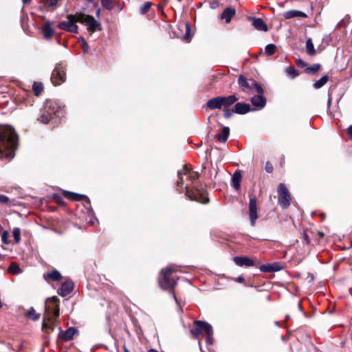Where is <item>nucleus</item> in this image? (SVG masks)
Here are the masks:
<instances>
[{"label":"nucleus","mask_w":352,"mask_h":352,"mask_svg":"<svg viewBox=\"0 0 352 352\" xmlns=\"http://www.w3.org/2000/svg\"><path fill=\"white\" fill-rule=\"evenodd\" d=\"M177 186L186 190L185 195L191 201H196L201 204H207L209 199L206 197L205 192L196 189H190L191 184L198 178V173L188 170L186 164L177 172Z\"/></svg>","instance_id":"f257e3e1"},{"label":"nucleus","mask_w":352,"mask_h":352,"mask_svg":"<svg viewBox=\"0 0 352 352\" xmlns=\"http://www.w3.org/2000/svg\"><path fill=\"white\" fill-rule=\"evenodd\" d=\"M17 135L10 126H0V159H12L17 146Z\"/></svg>","instance_id":"f03ea898"},{"label":"nucleus","mask_w":352,"mask_h":352,"mask_svg":"<svg viewBox=\"0 0 352 352\" xmlns=\"http://www.w3.org/2000/svg\"><path fill=\"white\" fill-rule=\"evenodd\" d=\"M62 115L61 107L53 100H46L39 120L44 124H47L54 117L59 118Z\"/></svg>","instance_id":"7ed1b4c3"},{"label":"nucleus","mask_w":352,"mask_h":352,"mask_svg":"<svg viewBox=\"0 0 352 352\" xmlns=\"http://www.w3.org/2000/svg\"><path fill=\"white\" fill-rule=\"evenodd\" d=\"M175 272V270L173 267L169 266L165 269H162L160 272L161 277L158 280L160 287L164 290H168L172 292L173 289L176 285V281L170 278V274ZM172 293V296L173 298L177 302V297L173 292Z\"/></svg>","instance_id":"20e7f679"},{"label":"nucleus","mask_w":352,"mask_h":352,"mask_svg":"<svg viewBox=\"0 0 352 352\" xmlns=\"http://www.w3.org/2000/svg\"><path fill=\"white\" fill-rule=\"evenodd\" d=\"M238 84L243 92L249 94H252L254 92L264 94L263 89L259 84L253 79H248L243 75L239 76Z\"/></svg>","instance_id":"39448f33"},{"label":"nucleus","mask_w":352,"mask_h":352,"mask_svg":"<svg viewBox=\"0 0 352 352\" xmlns=\"http://www.w3.org/2000/svg\"><path fill=\"white\" fill-rule=\"evenodd\" d=\"M190 331L194 338L199 339L204 332L210 333L212 332V326L206 322L195 320Z\"/></svg>","instance_id":"423d86ee"},{"label":"nucleus","mask_w":352,"mask_h":352,"mask_svg":"<svg viewBox=\"0 0 352 352\" xmlns=\"http://www.w3.org/2000/svg\"><path fill=\"white\" fill-rule=\"evenodd\" d=\"M78 14H79L67 15V20L60 22L58 24V28L70 32L77 33L78 26L76 25V23L78 22Z\"/></svg>","instance_id":"0eeeda50"},{"label":"nucleus","mask_w":352,"mask_h":352,"mask_svg":"<svg viewBox=\"0 0 352 352\" xmlns=\"http://www.w3.org/2000/svg\"><path fill=\"white\" fill-rule=\"evenodd\" d=\"M278 201L283 208H287L291 204V197L288 190L284 184H280L278 187Z\"/></svg>","instance_id":"6e6552de"},{"label":"nucleus","mask_w":352,"mask_h":352,"mask_svg":"<svg viewBox=\"0 0 352 352\" xmlns=\"http://www.w3.org/2000/svg\"><path fill=\"white\" fill-rule=\"evenodd\" d=\"M77 21L79 23L86 25L88 29L92 32L100 30V23L90 15L80 13Z\"/></svg>","instance_id":"1a4fd4ad"},{"label":"nucleus","mask_w":352,"mask_h":352,"mask_svg":"<svg viewBox=\"0 0 352 352\" xmlns=\"http://www.w3.org/2000/svg\"><path fill=\"white\" fill-rule=\"evenodd\" d=\"M45 311L48 314H53L56 318L59 316V299L58 297L52 296L46 300Z\"/></svg>","instance_id":"9d476101"},{"label":"nucleus","mask_w":352,"mask_h":352,"mask_svg":"<svg viewBox=\"0 0 352 352\" xmlns=\"http://www.w3.org/2000/svg\"><path fill=\"white\" fill-rule=\"evenodd\" d=\"M65 68L62 66L57 65L54 69L52 76L51 81L54 85L57 86L65 82Z\"/></svg>","instance_id":"9b49d317"},{"label":"nucleus","mask_w":352,"mask_h":352,"mask_svg":"<svg viewBox=\"0 0 352 352\" xmlns=\"http://www.w3.org/2000/svg\"><path fill=\"white\" fill-rule=\"evenodd\" d=\"M249 216L250 219L251 226L255 225L256 220L258 218L257 215V206L256 198H250L249 203Z\"/></svg>","instance_id":"f8f14e48"},{"label":"nucleus","mask_w":352,"mask_h":352,"mask_svg":"<svg viewBox=\"0 0 352 352\" xmlns=\"http://www.w3.org/2000/svg\"><path fill=\"white\" fill-rule=\"evenodd\" d=\"M58 338L63 341H69L72 340L74 336L78 333V330L75 327H69L64 331H62L60 327H58Z\"/></svg>","instance_id":"ddd939ff"},{"label":"nucleus","mask_w":352,"mask_h":352,"mask_svg":"<svg viewBox=\"0 0 352 352\" xmlns=\"http://www.w3.org/2000/svg\"><path fill=\"white\" fill-rule=\"evenodd\" d=\"M74 288V283L71 280L63 282L61 287L58 290V294L61 296H67L69 294Z\"/></svg>","instance_id":"4468645a"},{"label":"nucleus","mask_w":352,"mask_h":352,"mask_svg":"<svg viewBox=\"0 0 352 352\" xmlns=\"http://www.w3.org/2000/svg\"><path fill=\"white\" fill-rule=\"evenodd\" d=\"M251 98V102L255 107L261 109L266 104V99L263 96V94L257 93Z\"/></svg>","instance_id":"2eb2a0df"},{"label":"nucleus","mask_w":352,"mask_h":352,"mask_svg":"<svg viewBox=\"0 0 352 352\" xmlns=\"http://www.w3.org/2000/svg\"><path fill=\"white\" fill-rule=\"evenodd\" d=\"M206 105L210 109H222V96H218L208 100Z\"/></svg>","instance_id":"dca6fc26"},{"label":"nucleus","mask_w":352,"mask_h":352,"mask_svg":"<svg viewBox=\"0 0 352 352\" xmlns=\"http://www.w3.org/2000/svg\"><path fill=\"white\" fill-rule=\"evenodd\" d=\"M251 107L248 104L237 102L233 108V111L238 114H245L250 111Z\"/></svg>","instance_id":"f3484780"},{"label":"nucleus","mask_w":352,"mask_h":352,"mask_svg":"<svg viewBox=\"0 0 352 352\" xmlns=\"http://www.w3.org/2000/svg\"><path fill=\"white\" fill-rule=\"evenodd\" d=\"M41 32L45 39H50L52 37L54 30L52 28L51 23L50 21H47L45 22L41 28Z\"/></svg>","instance_id":"a211bd4d"},{"label":"nucleus","mask_w":352,"mask_h":352,"mask_svg":"<svg viewBox=\"0 0 352 352\" xmlns=\"http://www.w3.org/2000/svg\"><path fill=\"white\" fill-rule=\"evenodd\" d=\"M234 261L238 266L251 267L254 265V261L248 257L236 256L234 258Z\"/></svg>","instance_id":"6ab92c4d"},{"label":"nucleus","mask_w":352,"mask_h":352,"mask_svg":"<svg viewBox=\"0 0 352 352\" xmlns=\"http://www.w3.org/2000/svg\"><path fill=\"white\" fill-rule=\"evenodd\" d=\"M47 320L50 322V323H48L45 318L43 319L42 323V329L47 333H50L54 330V327L56 324V320L50 321V318H47Z\"/></svg>","instance_id":"aec40b11"},{"label":"nucleus","mask_w":352,"mask_h":352,"mask_svg":"<svg viewBox=\"0 0 352 352\" xmlns=\"http://www.w3.org/2000/svg\"><path fill=\"white\" fill-rule=\"evenodd\" d=\"M283 16L286 19H292V18H295V17L305 18V17H307V14L305 13H304L303 12H301V11L292 10H289V11L285 12L283 14Z\"/></svg>","instance_id":"412c9836"},{"label":"nucleus","mask_w":352,"mask_h":352,"mask_svg":"<svg viewBox=\"0 0 352 352\" xmlns=\"http://www.w3.org/2000/svg\"><path fill=\"white\" fill-rule=\"evenodd\" d=\"M252 25L258 30L267 31V26L263 19L260 18H252Z\"/></svg>","instance_id":"4be33fe9"},{"label":"nucleus","mask_w":352,"mask_h":352,"mask_svg":"<svg viewBox=\"0 0 352 352\" xmlns=\"http://www.w3.org/2000/svg\"><path fill=\"white\" fill-rule=\"evenodd\" d=\"M238 100V98L234 95H231L228 96H222V105L223 109L226 108H229L234 103H235Z\"/></svg>","instance_id":"5701e85b"},{"label":"nucleus","mask_w":352,"mask_h":352,"mask_svg":"<svg viewBox=\"0 0 352 352\" xmlns=\"http://www.w3.org/2000/svg\"><path fill=\"white\" fill-rule=\"evenodd\" d=\"M63 193L65 198H67V199H69L74 200V201H80V200H82V199H87V197L85 195L66 191V190H64Z\"/></svg>","instance_id":"b1692460"},{"label":"nucleus","mask_w":352,"mask_h":352,"mask_svg":"<svg viewBox=\"0 0 352 352\" xmlns=\"http://www.w3.org/2000/svg\"><path fill=\"white\" fill-rule=\"evenodd\" d=\"M235 14V10L232 8H227L223 12V13L221 14V19H224L226 21V22L228 23H230L232 16L234 15Z\"/></svg>","instance_id":"393cba45"},{"label":"nucleus","mask_w":352,"mask_h":352,"mask_svg":"<svg viewBox=\"0 0 352 352\" xmlns=\"http://www.w3.org/2000/svg\"><path fill=\"white\" fill-rule=\"evenodd\" d=\"M241 179V175L239 171H236L232 177V186L236 190L240 188V182Z\"/></svg>","instance_id":"a878e982"},{"label":"nucleus","mask_w":352,"mask_h":352,"mask_svg":"<svg viewBox=\"0 0 352 352\" xmlns=\"http://www.w3.org/2000/svg\"><path fill=\"white\" fill-rule=\"evenodd\" d=\"M230 134V129L228 126H225L221 132L218 135V140L221 142H226Z\"/></svg>","instance_id":"bb28decb"},{"label":"nucleus","mask_w":352,"mask_h":352,"mask_svg":"<svg viewBox=\"0 0 352 352\" xmlns=\"http://www.w3.org/2000/svg\"><path fill=\"white\" fill-rule=\"evenodd\" d=\"M306 52L309 56H314L316 54V50L312 42L311 38H308L306 41Z\"/></svg>","instance_id":"cd10ccee"},{"label":"nucleus","mask_w":352,"mask_h":352,"mask_svg":"<svg viewBox=\"0 0 352 352\" xmlns=\"http://www.w3.org/2000/svg\"><path fill=\"white\" fill-rule=\"evenodd\" d=\"M329 80V76L327 75L323 76L321 78L317 80L314 85L313 87L316 89H318L323 87Z\"/></svg>","instance_id":"c85d7f7f"},{"label":"nucleus","mask_w":352,"mask_h":352,"mask_svg":"<svg viewBox=\"0 0 352 352\" xmlns=\"http://www.w3.org/2000/svg\"><path fill=\"white\" fill-rule=\"evenodd\" d=\"M27 316L33 320H37L40 317V315L36 312L33 307H30L28 309Z\"/></svg>","instance_id":"c756f323"},{"label":"nucleus","mask_w":352,"mask_h":352,"mask_svg":"<svg viewBox=\"0 0 352 352\" xmlns=\"http://www.w3.org/2000/svg\"><path fill=\"white\" fill-rule=\"evenodd\" d=\"M320 68V65L319 63L313 64L310 67H308L305 69V72L307 74H312L317 72Z\"/></svg>","instance_id":"7c9ffc66"},{"label":"nucleus","mask_w":352,"mask_h":352,"mask_svg":"<svg viewBox=\"0 0 352 352\" xmlns=\"http://www.w3.org/2000/svg\"><path fill=\"white\" fill-rule=\"evenodd\" d=\"M286 72L292 78H294L299 75V72L293 66L288 67Z\"/></svg>","instance_id":"2f4dec72"},{"label":"nucleus","mask_w":352,"mask_h":352,"mask_svg":"<svg viewBox=\"0 0 352 352\" xmlns=\"http://www.w3.org/2000/svg\"><path fill=\"white\" fill-rule=\"evenodd\" d=\"M47 277L53 280H59L61 279V274L59 272L54 270L47 274Z\"/></svg>","instance_id":"473e14b6"},{"label":"nucleus","mask_w":352,"mask_h":352,"mask_svg":"<svg viewBox=\"0 0 352 352\" xmlns=\"http://www.w3.org/2000/svg\"><path fill=\"white\" fill-rule=\"evenodd\" d=\"M33 91L36 96H38L43 89V86L40 82H34L32 87Z\"/></svg>","instance_id":"72a5a7b5"},{"label":"nucleus","mask_w":352,"mask_h":352,"mask_svg":"<svg viewBox=\"0 0 352 352\" xmlns=\"http://www.w3.org/2000/svg\"><path fill=\"white\" fill-rule=\"evenodd\" d=\"M276 45L274 44H268L265 49V52L267 56H272L275 53Z\"/></svg>","instance_id":"f704fd0d"},{"label":"nucleus","mask_w":352,"mask_h":352,"mask_svg":"<svg viewBox=\"0 0 352 352\" xmlns=\"http://www.w3.org/2000/svg\"><path fill=\"white\" fill-rule=\"evenodd\" d=\"M13 237L15 243H19L21 241V230L19 228H14L12 231Z\"/></svg>","instance_id":"c9c22d12"},{"label":"nucleus","mask_w":352,"mask_h":352,"mask_svg":"<svg viewBox=\"0 0 352 352\" xmlns=\"http://www.w3.org/2000/svg\"><path fill=\"white\" fill-rule=\"evenodd\" d=\"M8 270L12 274H19L21 272V270L19 266L15 263H12L10 265Z\"/></svg>","instance_id":"e433bc0d"},{"label":"nucleus","mask_w":352,"mask_h":352,"mask_svg":"<svg viewBox=\"0 0 352 352\" xmlns=\"http://www.w3.org/2000/svg\"><path fill=\"white\" fill-rule=\"evenodd\" d=\"M114 0H101L102 6L107 10H112L113 8V2Z\"/></svg>","instance_id":"4c0bfd02"},{"label":"nucleus","mask_w":352,"mask_h":352,"mask_svg":"<svg viewBox=\"0 0 352 352\" xmlns=\"http://www.w3.org/2000/svg\"><path fill=\"white\" fill-rule=\"evenodd\" d=\"M58 0H41V2L48 8L56 7Z\"/></svg>","instance_id":"58836bf2"},{"label":"nucleus","mask_w":352,"mask_h":352,"mask_svg":"<svg viewBox=\"0 0 352 352\" xmlns=\"http://www.w3.org/2000/svg\"><path fill=\"white\" fill-rule=\"evenodd\" d=\"M151 6V3L148 1L145 2L142 7L140 8V12L142 14H146L150 9Z\"/></svg>","instance_id":"ea45409f"},{"label":"nucleus","mask_w":352,"mask_h":352,"mask_svg":"<svg viewBox=\"0 0 352 352\" xmlns=\"http://www.w3.org/2000/svg\"><path fill=\"white\" fill-rule=\"evenodd\" d=\"M259 269L262 272H273V269L271 267L270 264L263 265Z\"/></svg>","instance_id":"a19ab883"},{"label":"nucleus","mask_w":352,"mask_h":352,"mask_svg":"<svg viewBox=\"0 0 352 352\" xmlns=\"http://www.w3.org/2000/svg\"><path fill=\"white\" fill-rule=\"evenodd\" d=\"M206 333V342L207 344H212L213 343V330L212 329V332L210 333Z\"/></svg>","instance_id":"79ce46f5"},{"label":"nucleus","mask_w":352,"mask_h":352,"mask_svg":"<svg viewBox=\"0 0 352 352\" xmlns=\"http://www.w3.org/2000/svg\"><path fill=\"white\" fill-rule=\"evenodd\" d=\"M185 29H186V33L183 36V39L188 41L190 38V26L188 23H186L184 25Z\"/></svg>","instance_id":"37998d69"},{"label":"nucleus","mask_w":352,"mask_h":352,"mask_svg":"<svg viewBox=\"0 0 352 352\" xmlns=\"http://www.w3.org/2000/svg\"><path fill=\"white\" fill-rule=\"evenodd\" d=\"M233 113H234V112L233 111V109H232V110H231V109H230L229 108H226V109H223V114H224V117H225L226 119L230 118L232 116Z\"/></svg>","instance_id":"c03bdc74"},{"label":"nucleus","mask_w":352,"mask_h":352,"mask_svg":"<svg viewBox=\"0 0 352 352\" xmlns=\"http://www.w3.org/2000/svg\"><path fill=\"white\" fill-rule=\"evenodd\" d=\"M80 43H81V45H82V47L84 53H87L88 52V50H89V45H88V43H87V41L84 38H82L80 40Z\"/></svg>","instance_id":"a18cd8bd"},{"label":"nucleus","mask_w":352,"mask_h":352,"mask_svg":"<svg viewBox=\"0 0 352 352\" xmlns=\"http://www.w3.org/2000/svg\"><path fill=\"white\" fill-rule=\"evenodd\" d=\"M270 265L273 269V272H278L282 269V266L278 263H271Z\"/></svg>","instance_id":"49530a36"},{"label":"nucleus","mask_w":352,"mask_h":352,"mask_svg":"<svg viewBox=\"0 0 352 352\" xmlns=\"http://www.w3.org/2000/svg\"><path fill=\"white\" fill-rule=\"evenodd\" d=\"M9 236V232L8 231H4L1 236V240L4 244H8V238Z\"/></svg>","instance_id":"de8ad7c7"},{"label":"nucleus","mask_w":352,"mask_h":352,"mask_svg":"<svg viewBox=\"0 0 352 352\" xmlns=\"http://www.w3.org/2000/svg\"><path fill=\"white\" fill-rule=\"evenodd\" d=\"M9 201L8 197L4 195H0V202L3 204H7Z\"/></svg>","instance_id":"09e8293b"},{"label":"nucleus","mask_w":352,"mask_h":352,"mask_svg":"<svg viewBox=\"0 0 352 352\" xmlns=\"http://www.w3.org/2000/svg\"><path fill=\"white\" fill-rule=\"evenodd\" d=\"M265 170L267 172V173H272V170H273V166L269 162H267L266 163V165H265Z\"/></svg>","instance_id":"8fccbe9b"},{"label":"nucleus","mask_w":352,"mask_h":352,"mask_svg":"<svg viewBox=\"0 0 352 352\" xmlns=\"http://www.w3.org/2000/svg\"><path fill=\"white\" fill-rule=\"evenodd\" d=\"M296 63H297V65H298V66L301 67H305L307 65L306 63H305V62H304L302 60H301V59H298V60H297V62H296Z\"/></svg>","instance_id":"3c124183"},{"label":"nucleus","mask_w":352,"mask_h":352,"mask_svg":"<svg viewBox=\"0 0 352 352\" xmlns=\"http://www.w3.org/2000/svg\"><path fill=\"white\" fill-rule=\"evenodd\" d=\"M347 133L351 138H352V124L349 126L347 129Z\"/></svg>","instance_id":"603ef678"},{"label":"nucleus","mask_w":352,"mask_h":352,"mask_svg":"<svg viewBox=\"0 0 352 352\" xmlns=\"http://www.w3.org/2000/svg\"><path fill=\"white\" fill-rule=\"evenodd\" d=\"M235 280L238 283H243L244 281V278L242 276H239L236 278Z\"/></svg>","instance_id":"864d4df0"},{"label":"nucleus","mask_w":352,"mask_h":352,"mask_svg":"<svg viewBox=\"0 0 352 352\" xmlns=\"http://www.w3.org/2000/svg\"><path fill=\"white\" fill-rule=\"evenodd\" d=\"M22 1H23V3L24 4H26V3H30V0H22Z\"/></svg>","instance_id":"5fc2aeb1"},{"label":"nucleus","mask_w":352,"mask_h":352,"mask_svg":"<svg viewBox=\"0 0 352 352\" xmlns=\"http://www.w3.org/2000/svg\"><path fill=\"white\" fill-rule=\"evenodd\" d=\"M124 352H130V351H129V350L127 348L124 347Z\"/></svg>","instance_id":"6e6d98bb"},{"label":"nucleus","mask_w":352,"mask_h":352,"mask_svg":"<svg viewBox=\"0 0 352 352\" xmlns=\"http://www.w3.org/2000/svg\"><path fill=\"white\" fill-rule=\"evenodd\" d=\"M150 352H157L155 349H151L150 350Z\"/></svg>","instance_id":"4d7b16f0"},{"label":"nucleus","mask_w":352,"mask_h":352,"mask_svg":"<svg viewBox=\"0 0 352 352\" xmlns=\"http://www.w3.org/2000/svg\"><path fill=\"white\" fill-rule=\"evenodd\" d=\"M2 306H3V303H2L1 300H0V308H1Z\"/></svg>","instance_id":"13d9d810"},{"label":"nucleus","mask_w":352,"mask_h":352,"mask_svg":"<svg viewBox=\"0 0 352 352\" xmlns=\"http://www.w3.org/2000/svg\"><path fill=\"white\" fill-rule=\"evenodd\" d=\"M86 1L89 2V3H92L94 1V0H86Z\"/></svg>","instance_id":"bf43d9fd"},{"label":"nucleus","mask_w":352,"mask_h":352,"mask_svg":"<svg viewBox=\"0 0 352 352\" xmlns=\"http://www.w3.org/2000/svg\"><path fill=\"white\" fill-rule=\"evenodd\" d=\"M298 309H302L301 305L300 303L298 304Z\"/></svg>","instance_id":"052dcab7"},{"label":"nucleus","mask_w":352,"mask_h":352,"mask_svg":"<svg viewBox=\"0 0 352 352\" xmlns=\"http://www.w3.org/2000/svg\"><path fill=\"white\" fill-rule=\"evenodd\" d=\"M289 316H286V320H289Z\"/></svg>","instance_id":"680f3d73"},{"label":"nucleus","mask_w":352,"mask_h":352,"mask_svg":"<svg viewBox=\"0 0 352 352\" xmlns=\"http://www.w3.org/2000/svg\"><path fill=\"white\" fill-rule=\"evenodd\" d=\"M328 103H329V104H330V103H331V100L330 99H329Z\"/></svg>","instance_id":"e2e57ef3"},{"label":"nucleus","mask_w":352,"mask_h":352,"mask_svg":"<svg viewBox=\"0 0 352 352\" xmlns=\"http://www.w3.org/2000/svg\"><path fill=\"white\" fill-rule=\"evenodd\" d=\"M179 1H180L181 0H178Z\"/></svg>","instance_id":"0e129e2a"}]
</instances>
